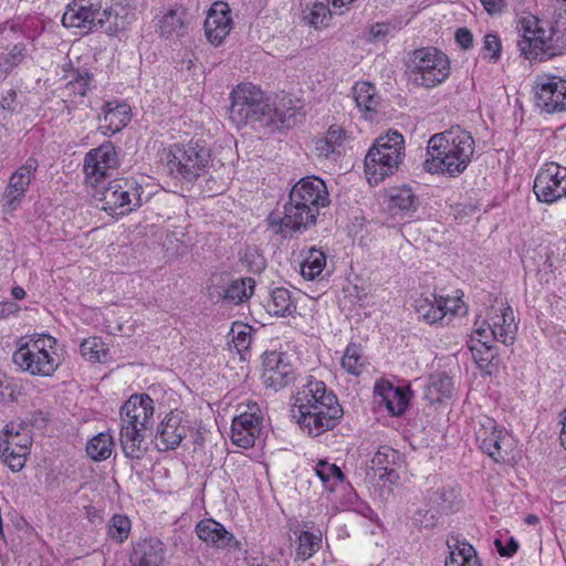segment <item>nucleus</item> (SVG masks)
Segmentation results:
<instances>
[{
	"mask_svg": "<svg viewBox=\"0 0 566 566\" xmlns=\"http://www.w3.org/2000/svg\"><path fill=\"white\" fill-rule=\"evenodd\" d=\"M471 337H475V344L492 345L494 340H497V333L492 324L483 322L474 328Z\"/></svg>",
	"mask_w": 566,
	"mask_h": 566,
	"instance_id": "nucleus-59",
	"label": "nucleus"
},
{
	"mask_svg": "<svg viewBox=\"0 0 566 566\" xmlns=\"http://www.w3.org/2000/svg\"><path fill=\"white\" fill-rule=\"evenodd\" d=\"M326 266V255L322 250L312 248L301 264V274L304 279L312 281L322 274Z\"/></svg>",
	"mask_w": 566,
	"mask_h": 566,
	"instance_id": "nucleus-44",
	"label": "nucleus"
},
{
	"mask_svg": "<svg viewBox=\"0 0 566 566\" xmlns=\"http://www.w3.org/2000/svg\"><path fill=\"white\" fill-rule=\"evenodd\" d=\"M311 412L294 415L296 423L303 432L311 437H318L326 431L335 429L343 418L344 410L337 396H327V402Z\"/></svg>",
	"mask_w": 566,
	"mask_h": 566,
	"instance_id": "nucleus-12",
	"label": "nucleus"
},
{
	"mask_svg": "<svg viewBox=\"0 0 566 566\" xmlns=\"http://www.w3.org/2000/svg\"><path fill=\"white\" fill-rule=\"evenodd\" d=\"M25 46L23 44H15L6 54L0 55V71L3 73L11 72L24 59Z\"/></svg>",
	"mask_w": 566,
	"mask_h": 566,
	"instance_id": "nucleus-54",
	"label": "nucleus"
},
{
	"mask_svg": "<svg viewBox=\"0 0 566 566\" xmlns=\"http://www.w3.org/2000/svg\"><path fill=\"white\" fill-rule=\"evenodd\" d=\"M475 149L472 135L453 126L434 134L427 145L428 158L423 169L430 174H447L449 177L462 175L470 165Z\"/></svg>",
	"mask_w": 566,
	"mask_h": 566,
	"instance_id": "nucleus-1",
	"label": "nucleus"
},
{
	"mask_svg": "<svg viewBox=\"0 0 566 566\" xmlns=\"http://www.w3.org/2000/svg\"><path fill=\"white\" fill-rule=\"evenodd\" d=\"M185 22V11L180 8L169 9L165 12L157 23V32L165 39H178L187 33Z\"/></svg>",
	"mask_w": 566,
	"mask_h": 566,
	"instance_id": "nucleus-36",
	"label": "nucleus"
},
{
	"mask_svg": "<svg viewBox=\"0 0 566 566\" xmlns=\"http://www.w3.org/2000/svg\"><path fill=\"white\" fill-rule=\"evenodd\" d=\"M353 97L363 112H377L380 97L376 87L369 82H358L353 87Z\"/></svg>",
	"mask_w": 566,
	"mask_h": 566,
	"instance_id": "nucleus-42",
	"label": "nucleus"
},
{
	"mask_svg": "<svg viewBox=\"0 0 566 566\" xmlns=\"http://www.w3.org/2000/svg\"><path fill=\"white\" fill-rule=\"evenodd\" d=\"M188 427L185 423L182 411L172 410L167 413L157 426L155 447L159 452L177 449L186 438Z\"/></svg>",
	"mask_w": 566,
	"mask_h": 566,
	"instance_id": "nucleus-21",
	"label": "nucleus"
},
{
	"mask_svg": "<svg viewBox=\"0 0 566 566\" xmlns=\"http://www.w3.org/2000/svg\"><path fill=\"white\" fill-rule=\"evenodd\" d=\"M31 444V431L22 423L10 422L0 431V458L13 472L24 468Z\"/></svg>",
	"mask_w": 566,
	"mask_h": 566,
	"instance_id": "nucleus-10",
	"label": "nucleus"
},
{
	"mask_svg": "<svg viewBox=\"0 0 566 566\" xmlns=\"http://www.w3.org/2000/svg\"><path fill=\"white\" fill-rule=\"evenodd\" d=\"M208 286L209 298L216 303L229 305L245 303L254 293L255 281L252 277L228 280L227 275L213 274Z\"/></svg>",
	"mask_w": 566,
	"mask_h": 566,
	"instance_id": "nucleus-13",
	"label": "nucleus"
},
{
	"mask_svg": "<svg viewBox=\"0 0 566 566\" xmlns=\"http://www.w3.org/2000/svg\"><path fill=\"white\" fill-rule=\"evenodd\" d=\"M364 356L360 345L350 343L342 357V367L349 374L358 376L363 371Z\"/></svg>",
	"mask_w": 566,
	"mask_h": 566,
	"instance_id": "nucleus-47",
	"label": "nucleus"
},
{
	"mask_svg": "<svg viewBox=\"0 0 566 566\" xmlns=\"http://www.w3.org/2000/svg\"><path fill=\"white\" fill-rule=\"evenodd\" d=\"M145 431L134 427H120V447L127 459L142 460L148 448L145 443Z\"/></svg>",
	"mask_w": 566,
	"mask_h": 566,
	"instance_id": "nucleus-35",
	"label": "nucleus"
},
{
	"mask_svg": "<svg viewBox=\"0 0 566 566\" xmlns=\"http://www.w3.org/2000/svg\"><path fill=\"white\" fill-rule=\"evenodd\" d=\"M263 426L256 402L249 403L248 410L232 420L231 440L241 448L249 449L254 446L255 439L260 436Z\"/></svg>",
	"mask_w": 566,
	"mask_h": 566,
	"instance_id": "nucleus-20",
	"label": "nucleus"
},
{
	"mask_svg": "<svg viewBox=\"0 0 566 566\" xmlns=\"http://www.w3.org/2000/svg\"><path fill=\"white\" fill-rule=\"evenodd\" d=\"M333 11L323 2H315L304 11V20L315 29L327 27L332 19Z\"/></svg>",
	"mask_w": 566,
	"mask_h": 566,
	"instance_id": "nucleus-50",
	"label": "nucleus"
},
{
	"mask_svg": "<svg viewBox=\"0 0 566 566\" xmlns=\"http://www.w3.org/2000/svg\"><path fill=\"white\" fill-rule=\"evenodd\" d=\"M480 449L496 463H509L514 460L516 439L505 429L497 427L492 418L485 417L475 431Z\"/></svg>",
	"mask_w": 566,
	"mask_h": 566,
	"instance_id": "nucleus-9",
	"label": "nucleus"
},
{
	"mask_svg": "<svg viewBox=\"0 0 566 566\" xmlns=\"http://www.w3.org/2000/svg\"><path fill=\"white\" fill-rule=\"evenodd\" d=\"M155 402L147 394H134L120 408L122 427L148 430L154 424Z\"/></svg>",
	"mask_w": 566,
	"mask_h": 566,
	"instance_id": "nucleus-19",
	"label": "nucleus"
},
{
	"mask_svg": "<svg viewBox=\"0 0 566 566\" xmlns=\"http://www.w3.org/2000/svg\"><path fill=\"white\" fill-rule=\"evenodd\" d=\"M119 159L112 142H104L97 148L91 149L84 158L85 180L93 187H97L109 169H116Z\"/></svg>",
	"mask_w": 566,
	"mask_h": 566,
	"instance_id": "nucleus-18",
	"label": "nucleus"
},
{
	"mask_svg": "<svg viewBox=\"0 0 566 566\" xmlns=\"http://www.w3.org/2000/svg\"><path fill=\"white\" fill-rule=\"evenodd\" d=\"M327 396H336L332 390H328L325 382L315 379L313 376H308L306 384L294 396V402L292 405V417L300 415L302 411L311 412L316 410L318 407H323V403L327 402Z\"/></svg>",
	"mask_w": 566,
	"mask_h": 566,
	"instance_id": "nucleus-22",
	"label": "nucleus"
},
{
	"mask_svg": "<svg viewBox=\"0 0 566 566\" xmlns=\"http://www.w3.org/2000/svg\"><path fill=\"white\" fill-rule=\"evenodd\" d=\"M71 81L69 86L80 96H85L93 81V74L87 69H76L71 71Z\"/></svg>",
	"mask_w": 566,
	"mask_h": 566,
	"instance_id": "nucleus-53",
	"label": "nucleus"
},
{
	"mask_svg": "<svg viewBox=\"0 0 566 566\" xmlns=\"http://www.w3.org/2000/svg\"><path fill=\"white\" fill-rule=\"evenodd\" d=\"M55 353L31 352L30 348H18L13 353V363L32 376L50 377L59 367Z\"/></svg>",
	"mask_w": 566,
	"mask_h": 566,
	"instance_id": "nucleus-24",
	"label": "nucleus"
},
{
	"mask_svg": "<svg viewBox=\"0 0 566 566\" xmlns=\"http://www.w3.org/2000/svg\"><path fill=\"white\" fill-rule=\"evenodd\" d=\"M197 536L208 545L216 548H228L232 551H241L242 544L232 533L214 521L213 518H203L196 525Z\"/></svg>",
	"mask_w": 566,
	"mask_h": 566,
	"instance_id": "nucleus-25",
	"label": "nucleus"
},
{
	"mask_svg": "<svg viewBox=\"0 0 566 566\" xmlns=\"http://www.w3.org/2000/svg\"><path fill=\"white\" fill-rule=\"evenodd\" d=\"M321 535H316L308 531L301 532L296 547V557L302 560L311 558L321 548Z\"/></svg>",
	"mask_w": 566,
	"mask_h": 566,
	"instance_id": "nucleus-48",
	"label": "nucleus"
},
{
	"mask_svg": "<svg viewBox=\"0 0 566 566\" xmlns=\"http://www.w3.org/2000/svg\"><path fill=\"white\" fill-rule=\"evenodd\" d=\"M55 344H56L55 338H53L50 335L42 334V335L31 337L28 342H25L24 344H21L19 346V348H24V350H27V348H30V350L33 353L34 352H36V353H40V352L55 353L53 350Z\"/></svg>",
	"mask_w": 566,
	"mask_h": 566,
	"instance_id": "nucleus-55",
	"label": "nucleus"
},
{
	"mask_svg": "<svg viewBox=\"0 0 566 566\" xmlns=\"http://www.w3.org/2000/svg\"><path fill=\"white\" fill-rule=\"evenodd\" d=\"M232 29L231 11L227 3L217 2L205 20V33L208 41L218 46Z\"/></svg>",
	"mask_w": 566,
	"mask_h": 566,
	"instance_id": "nucleus-26",
	"label": "nucleus"
},
{
	"mask_svg": "<svg viewBox=\"0 0 566 566\" xmlns=\"http://www.w3.org/2000/svg\"><path fill=\"white\" fill-rule=\"evenodd\" d=\"M283 208V214L273 211L266 218L269 228L275 234L284 239L292 238L294 233H302L316 224L319 214L317 209L304 202H293L290 198Z\"/></svg>",
	"mask_w": 566,
	"mask_h": 566,
	"instance_id": "nucleus-8",
	"label": "nucleus"
},
{
	"mask_svg": "<svg viewBox=\"0 0 566 566\" xmlns=\"http://www.w3.org/2000/svg\"><path fill=\"white\" fill-rule=\"evenodd\" d=\"M483 57L492 62H497L501 57L502 43L496 33H488L484 35L482 45Z\"/></svg>",
	"mask_w": 566,
	"mask_h": 566,
	"instance_id": "nucleus-57",
	"label": "nucleus"
},
{
	"mask_svg": "<svg viewBox=\"0 0 566 566\" xmlns=\"http://www.w3.org/2000/svg\"><path fill=\"white\" fill-rule=\"evenodd\" d=\"M22 108L17 91L10 88L0 94V120H7Z\"/></svg>",
	"mask_w": 566,
	"mask_h": 566,
	"instance_id": "nucleus-52",
	"label": "nucleus"
},
{
	"mask_svg": "<svg viewBox=\"0 0 566 566\" xmlns=\"http://www.w3.org/2000/svg\"><path fill=\"white\" fill-rule=\"evenodd\" d=\"M551 43H553L552 25L547 33V31L538 23L532 39L518 40L517 46L521 55L526 60L531 62H545L551 60V56H546V51H549L548 48H551Z\"/></svg>",
	"mask_w": 566,
	"mask_h": 566,
	"instance_id": "nucleus-30",
	"label": "nucleus"
},
{
	"mask_svg": "<svg viewBox=\"0 0 566 566\" xmlns=\"http://www.w3.org/2000/svg\"><path fill=\"white\" fill-rule=\"evenodd\" d=\"M271 111L273 124L266 127L270 130L291 128L304 116L301 107L293 105L291 98H282L279 105L272 104Z\"/></svg>",
	"mask_w": 566,
	"mask_h": 566,
	"instance_id": "nucleus-37",
	"label": "nucleus"
},
{
	"mask_svg": "<svg viewBox=\"0 0 566 566\" xmlns=\"http://www.w3.org/2000/svg\"><path fill=\"white\" fill-rule=\"evenodd\" d=\"M229 117L238 127L250 125L255 130L273 124L271 105L265 94L250 83H241L230 94Z\"/></svg>",
	"mask_w": 566,
	"mask_h": 566,
	"instance_id": "nucleus-4",
	"label": "nucleus"
},
{
	"mask_svg": "<svg viewBox=\"0 0 566 566\" xmlns=\"http://www.w3.org/2000/svg\"><path fill=\"white\" fill-rule=\"evenodd\" d=\"M113 444V437L101 432L87 442L86 453L94 461H103L111 457Z\"/></svg>",
	"mask_w": 566,
	"mask_h": 566,
	"instance_id": "nucleus-45",
	"label": "nucleus"
},
{
	"mask_svg": "<svg viewBox=\"0 0 566 566\" xmlns=\"http://www.w3.org/2000/svg\"><path fill=\"white\" fill-rule=\"evenodd\" d=\"M392 27L389 22H377L370 25L369 34L374 41L385 39L391 31Z\"/></svg>",
	"mask_w": 566,
	"mask_h": 566,
	"instance_id": "nucleus-63",
	"label": "nucleus"
},
{
	"mask_svg": "<svg viewBox=\"0 0 566 566\" xmlns=\"http://www.w3.org/2000/svg\"><path fill=\"white\" fill-rule=\"evenodd\" d=\"M553 43L546 56L551 59L566 53V8L558 13V19L552 23Z\"/></svg>",
	"mask_w": 566,
	"mask_h": 566,
	"instance_id": "nucleus-43",
	"label": "nucleus"
},
{
	"mask_svg": "<svg viewBox=\"0 0 566 566\" xmlns=\"http://www.w3.org/2000/svg\"><path fill=\"white\" fill-rule=\"evenodd\" d=\"M265 308L273 316L285 317L296 312V301L289 289L280 286L271 291Z\"/></svg>",
	"mask_w": 566,
	"mask_h": 566,
	"instance_id": "nucleus-38",
	"label": "nucleus"
},
{
	"mask_svg": "<svg viewBox=\"0 0 566 566\" xmlns=\"http://www.w3.org/2000/svg\"><path fill=\"white\" fill-rule=\"evenodd\" d=\"M165 553V544L157 537H149L134 545L129 560L132 566H161Z\"/></svg>",
	"mask_w": 566,
	"mask_h": 566,
	"instance_id": "nucleus-29",
	"label": "nucleus"
},
{
	"mask_svg": "<svg viewBox=\"0 0 566 566\" xmlns=\"http://www.w3.org/2000/svg\"><path fill=\"white\" fill-rule=\"evenodd\" d=\"M164 159L169 175L187 182L205 177L213 165L211 149L201 139L170 145L165 149Z\"/></svg>",
	"mask_w": 566,
	"mask_h": 566,
	"instance_id": "nucleus-3",
	"label": "nucleus"
},
{
	"mask_svg": "<svg viewBox=\"0 0 566 566\" xmlns=\"http://www.w3.org/2000/svg\"><path fill=\"white\" fill-rule=\"evenodd\" d=\"M520 31H522V36L520 40L532 39L534 35V31L536 25L539 23V20L535 15H527L520 19Z\"/></svg>",
	"mask_w": 566,
	"mask_h": 566,
	"instance_id": "nucleus-61",
	"label": "nucleus"
},
{
	"mask_svg": "<svg viewBox=\"0 0 566 566\" xmlns=\"http://www.w3.org/2000/svg\"><path fill=\"white\" fill-rule=\"evenodd\" d=\"M316 475L323 482L325 489L333 491L334 488L345 479L340 468L325 460H319L315 465Z\"/></svg>",
	"mask_w": 566,
	"mask_h": 566,
	"instance_id": "nucleus-46",
	"label": "nucleus"
},
{
	"mask_svg": "<svg viewBox=\"0 0 566 566\" xmlns=\"http://www.w3.org/2000/svg\"><path fill=\"white\" fill-rule=\"evenodd\" d=\"M130 520L123 514H115L108 522L107 535L116 543H124L130 533Z\"/></svg>",
	"mask_w": 566,
	"mask_h": 566,
	"instance_id": "nucleus-51",
	"label": "nucleus"
},
{
	"mask_svg": "<svg viewBox=\"0 0 566 566\" xmlns=\"http://www.w3.org/2000/svg\"><path fill=\"white\" fill-rule=\"evenodd\" d=\"M453 390V379L444 373H436L427 381L423 398L430 403H443L452 398Z\"/></svg>",
	"mask_w": 566,
	"mask_h": 566,
	"instance_id": "nucleus-34",
	"label": "nucleus"
},
{
	"mask_svg": "<svg viewBox=\"0 0 566 566\" xmlns=\"http://www.w3.org/2000/svg\"><path fill=\"white\" fill-rule=\"evenodd\" d=\"M38 168V159L31 156L10 176L1 197V205L6 211H14L20 207Z\"/></svg>",
	"mask_w": 566,
	"mask_h": 566,
	"instance_id": "nucleus-16",
	"label": "nucleus"
},
{
	"mask_svg": "<svg viewBox=\"0 0 566 566\" xmlns=\"http://www.w3.org/2000/svg\"><path fill=\"white\" fill-rule=\"evenodd\" d=\"M98 119L103 122L98 130L105 136H112L125 128L132 119L130 106L124 102H105L98 114Z\"/></svg>",
	"mask_w": 566,
	"mask_h": 566,
	"instance_id": "nucleus-27",
	"label": "nucleus"
},
{
	"mask_svg": "<svg viewBox=\"0 0 566 566\" xmlns=\"http://www.w3.org/2000/svg\"><path fill=\"white\" fill-rule=\"evenodd\" d=\"M533 190L538 201L545 203L566 197V168L555 163L546 164L537 172Z\"/></svg>",
	"mask_w": 566,
	"mask_h": 566,
	"instance_id": "nucleus-15",
	"label": "nucleus"
},
{
	"mask_svg": "<svg viewBox=\"0 0 566 566\" xmlns=\"http://www.w3.org/2000/svg\"><path fill=\"white\" fill-rule=\"evenodd\" d=\"M250 326L248 325H233L231 328L232 343L234 348L242 353L248 349L251 343Z\"/></svg>",
	"mask_w": 566,
	"mask_h": 566,
	"instance_id": "nucleus-58",
	"label": "nucleus"
},
{
	"mask_svg": "<svg viewBox=\"0 0 566 566\" xmlns=\"http://www.w3.org/2000/svg\"><path fill=\"white\" fill-rule=\"evenodd\" d=\"M467 345L481 370L492 375L497 369L499 354L493 345L475 344V337H470Z\"/></svg>",
	"mask_w": 566,
	"mask_h": 566,
	"instance_id": "nucleus-39",
	"label": "nucleus"
},
{
	"mask_svg": "<svg viewBox=\"0 0 566 566\" xmlns=\"http://www.w3.org/2000/svg\"><path fill=\"white\" fill-rule=\"evenodd\" d=\"M406 74L413 85L432 88L450 75V60L433 46L420 48L409 54Z\"/></svg>",
	"mask_w": 566,
	"mask_h": 566,
	"instance_id": "nucleus-6",
	"label": "nucleus"
},
{
	"mask_svg": "<svg viewBox=\"0 0 566 566\" xmlns=\"http://www.w3.org/2000/svg\"><path fill=\"white\" fill-rule=\"evenodd\" d=\"M447 546L450 555L446 559V566H482L475 548L459 536H449Z\"/></svg>",
	"mask_w": 566,
	"mask_h": 566,
	"instance_id": "nucleus-33",
	"label": "nucleus"
},
{
	"mask_svg": "<svg viewBox=\"0 0 566 566\" xmlns=\"http://www.w3.org/2000/svg\"><path fill=\"white\" fill-rule=\"evenodd\" d=\"M396 458L397 452L392 448L382 446L377 450L371 459V469L377 471H388L389 465L395 462Z\"/></svg>",
	"mask_w": 566,
	"mask_h": 566,
	"instance_id": "nucleus-56",
	"label": "nucleus"
},
{
	"mask_svg": "<svg viewBox=\"0 0 566 566\" xmlns=\"http://www.w3.org/2000/svg\"><path fill=\"white\" fill-rule=\"evenodd\" d=\"M65 28H75L82 34L105 29L109 35L124 29V22L108 0H73L62 17Z\"/></svg>",
	"mask_w": 566,
	"mask_h": 566,
	"instance_id": "nucleus-2",
	"label": "nucleus"
},
{
	"mask_svg": "<svg viewBox=\"0 0 566 566\" xmlns=\"http://www.w3.org/2000/svg\"><path fill=\"white\" fill-rule=\"evenodd\" d=\"M438 513L434 509L419 510L415 514V522L423 528H432L438 523Z\"/></svg>",
	"mask_w": 566,
	"mask_h": 566,
	"instance_id": "nucleus-60",
	"label": "nucleus"
},
{
	"mask_svg": "<svg viewBox=\"0 0 566 566\" xmlns=\"http://www.w3.org/2000/svg\"><path fill=\"white\" fill-rule=\"evenodd\" d=\"M262 381L266 388L275 391L283 389L296 379V371L289 356L282 352H266L262 356Z\"/></svg>",
	"mask_w": 566,
	"mask_h": 566,
	"instance_id": "nucleus-17",
	"label": "nucleus"
},
{
	"mask_svg": "<svg viewBox=\"0 0 566 566\" xmlns=\"http://www.w3.org/2000/svg\"><path fill=\"white\" fill-rule=\"evenodd\" d=\"M405 138L397 130L378 136L368 149L364 166L369 184L395 175L405 159Z\"/></svg>",
	"mask_w": 566,
	"mask_h": 566,
	"instance_id": "nucleus-5",
	"label": "nucleus"
},
{
	"mask_svg": "<svg viewBox=\"0 0 566 566\" xmlns=\"http://www.w3.org/2000/svg\"><path fill=\"white\" fill-rule=\"evenodd\" d=\"M375 394L379 398L378 405L385 406L391 416H401L409 406L410 390L408 388L396 387L385 381L375 387Z\"/></svg>",
	"mask_w": 566,
	"mask_h": 566,
	"instance_id": "nucleus-31",
	"label": "nucleus"
},
{
	"mask_svg": "<svg viewBox=\"0 0 566 566\" xmlns=\"http://www.w3.org/2000/svg\"><path fill=\"white\" fill-rule=\"evenodd\" d=\"M143 187L130 178H118L108 182L94 197L102 202L101 209L109 214L125 216L142 206Z\"/></svg>",
	"mask_w": 566,
	"mask_h": 566,
	"instance_id": "nucleus-7",
	"label": "nucleus"
},
{
	"mask_svg": "<svg viewBox=\"0 0 566 566\" xmlns=\"http://www.w3.org/2000/svg\"><path fill=\"white\" fill-rule=\"evenodd\" d=\"M419 206V198L409 186L392 188L387 195V209L392 216L411 217Z\"/></svg>",
	"mask_w": 566,
	"mask_h": 566,
	"instance_id": "nucleus-32",
	"label": "nucleus"
},
{
	"mask_svg": "<svg viewBox=\"0 0 566 566\" xmlns=\"http://www.w3.org/2000/svg\"><path fill=\"white\" fill-rule=\"evenodd\" d=\"M454 38L458 45L463 50H470L473 46V34L467 28H459Z\"/></svg>",
	"mask_w": 566,
	"mask_h": 566,
	"instance_id": "nucleus-64",
	"label": "nucleus"
},
{
	"mask_svg": "<svg viewBox=\"0 0 566 566\" xmlns=\"http://www.w3.org/2000/svg\"><path fill=\"white\" fill-rule=\"evenodd\" d=\"M450 302L454 303L455 301L451 300L449 296L444 297L443 295L431 293L416 300L415 311L418 314V317L423 319L426 323L436 324L442 322L449 312L452 314L455 313V311L451 310L449 306Z\"/></svg>",
	"mask_w": 566,
	"mask_h": 566,
	"instance_id": "nucleus-28",
	"label": "nucleus"
},
{
	"mask_svg": "<svg viewBox=\"0 0 566 566\" xmlns=\"http://www.w3.org/2000/svg\"><path fill=\"white\" fill-rule=\"evenodd\" d=\"M311 412L294 415L296 423L303 432L311 437H318L326 431L335 429L343 418L344 410L337 396H327V402Z\"/></svg>",
	"mask_w": 566,
	"mask_h": 566,
	"instance_id": "nucleus-11",
	"label": "nucleus"
},
{
	"mask_svg": "<svg viewBox=\"0 0 566 566\" xmlns=\"http://www.w3.org/2000/svg\"><path fill=\"white\" fill-rule=\"evenodd\" d=\"M494 545L502 557H512L518 549V543L514 537L507 538L505 544L496 538Z\"/></svg>",
	"mask_w": 566,
	"mask_h": 566,
	"instance_id": "nucleus-62",
	"label": "nucleus"
},
{
	"mask_svg": "<svg viewBox=\"0 0 566 566\" xmlns=\"http://www.w3.org/2000/svg\"><path fill=\"white\" fill-rule=\"evenodd\" d=\"M492 325L497 333V342L506 346L514 343L517 325L511 306L504 307L501 315L492 317Z\"/></svg>",
	"mask_w": 566,
	"mask_h": 566,
	"instance_id": "nucleus-41",
	"label": "nucleus"
},
{
	"mask_svg": "<svg viewBox=\"0 0 566 566\" xmlns=\"http://www.w3.org/2000/svg\"><path fill=\"white\" fill-rule=\"evenodd\" d=\"M428 502L440 513H450L459 509V493L452 486H440L428 493Z\"/></svg>",
	"mask_w": 566,
	"mask_h": 566,
	"instance_id": "nucleus-40",
	"label": "nucleus"
},
{
	"mask_svg": "<svg viewBox=\"0 0 566 566\" xmlns=\"http://www.w3.org/2000/svg\"><path fill=\"white\" fill-rule=\"evenodd\" d=\"M535 105L541 112L556 114L566 112V78L557 75L537 77L534 86Z\"/></svg>",
	"mask_w": 566,
	"mask_h": 566,
	"instance_id": "nucleus-14",
	"label": "nucleus"
},
{
	"mask_svg": "<svg viewBox=\"0 0 566 566\" xmlns=\"http://www.w3.org/2000/svg\"><path fill=\"white\" fill-rule=\"evenodd\" d=\"M290 199L293 202H304L319 211L329 203V196L325 182L314 176L300 179L291 189Z\"/></svg>",
	"mask_w": 566,
	"mask_h": 566,
	"instance_id": "nucleus-23",
	"label": "nucleus"
},
{
	"mask_svg": "<svg viewBox=\"0 0 566 566\" xmlns=\"http://www.w3.org/2000/svg\"><path fill=\"white\" fill-rule=\"evenodd\" d=\"M81 355L91 361H104L108 356V348L99 337H88L80 345Z\"/></svg>",
	"mask_w": 566,
	"mask_h": 566,
	"instance_id": "nucleus-49",
	"label": "nucleus"
}]
</instances>
